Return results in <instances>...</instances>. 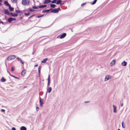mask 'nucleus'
Instances as JSON below:
<instances>
[{
  "instance_id": "bb28decb",
  "label": "nucleus",
  "mask_w": 130,
  "mask_h": 130,
  "mask_svg": "<svg viewBox=\"0 0 130 130\" xmlns=\"http://www.w3.org/2000/svg\"><path fill=\"white\" fill-rule=\"evenodd\" d=\"M97 0H94V1L92 3V5H94V4H95L96 3V2Z\"/></svg>"
},
{
  "instance_id": "39448f33",
  "label": "nucleus",
  "mask_w": 130,
  "mask_h": 130,
  "mask_svg": "<svg viewBox=\"0 0 130 130\" xmlns=\"http://www.w3.org/2000/svg\"><path fill=\"white\" fill-rule=\"evenodd\" d=\"M111 78V76L109 75H107L106 76L105 80L107 81Z\"/></svg>"
},
{
  "instance_id": "864d4df0",
  "label": "nucleus",
  "mask_w": 130,
  "mask_h": 130,
  "mask_svg": "<svg viewBox=\"0 0 130 130\" xmlns=\"http://www.w3.org/2000/svg\"><path fill=\"white\" fill-rule=\"evenodd\" d=\"M26 87H24V88H26Z\"/></svg>"
},
{
  "instance_id": "4468645a",
  "label": "nucleus",
  "mask_w": 130,
  "mask_h": 130,
  "mask_svg": "<svg viewBox=\"0 0 130 130\" xmlns=\"http://www.w3.org/2000/svg\"><path fill=\"white\" fill-rule=\"evenodd\" d=\"M47 6L46 5H43L41 6H39L38 7L39 8H44Z\"/></svg>"
},
{
  "instance_id": "f8f14e48",
  "label": "nucleus",
  "mask_w": 130,
  "mask_h": 130,
  "mask_svg": "<svg viewBox=\"0 0 130 130\" xmlns=\"http://www.w3.org/2000/svg\"><path fill=\"white\" fill-rule=\"evenodd\" d=\"M51 9H50L46 10H43L42 11V12L43 13H45L46 12L48 13L50 11V10H51Z\"/></svg>"
},
{
  "instance_id": "6e6552de",
  "label": "nucleus",
  "mask_w": 130,
  "mask_h": 130,
  "mask_svg": "<svg viewBox=\"0 0 130 130\" xmlns=\"http://www.w3.org/2000/svg\"><path fill=\"white\" fill-rule=\"evenodd\" d=\"M51 1L50 0H45L43 3L44 4H47L51 2Z\"/></svg>"
},
{
  "instance_id": "72a5a7b5",
  "label": "nucleus",
  "mask_w": 130,
  "mask_h": 130,
  "mask_svg": "<svg viewBox=\"0 0 130 130\" xmlns=\"http://www.w3.org/2000/svg\"><path fill=\"white\" fill-rule=\"evenodd\" d=\"M41 66H39V68H38V70H41Z\"/></svg>"
},
{
  "instance_id": "dca6fc26",
  "label": "nucleus",
  "mask_w": 130,
  "mask_h": 130,
  "mask_svg": "<svg viewBox=\"0 0 130 130\" xmlns=\"http://www.w3.org/2000/svg\"><path fill=\"white\" fill-rule=\"evenodd\" d=\"M122 65L123 66H125L127 65V62L125 61H123L122 63Z\"/></svg>"
},
{
  "instance_id": "09e8293b",
  "label": "nucleus",
  "mask_w": 130,
  "mask_h": 130,
  "mask_svg": "<svg viewBox=\"0 0 130 130\" xmlns=\"http://www.w3.org/2000/svg\"><path fill=\"white\" fill-rule=\"evenodd\" d=\"M123 122H122V125H123Z\"/></svg>"
},
{
  "instance_id": "5701e85b",
  "label": "nucleus",
  "mask_w": 130,
  "mask_h": 130,
  "mask_svg": "<svg viewBox=\"0 0 130 130\" xmlns=\"http://www.w3.org/2000/svg\"><path fill=\"white\" fill-rule=\"evenodd\" d=\"M9 9L10 11H12L13 10V9H14L13 8L11 7L10 6H10H9Z\"/></svg>"
},
{
  "instance_id": "9b49d317",
  "label": "nucleus",
  "mask_w": 130,
  "mask_h": 130,
  "mask_svg": "<svg viewBox=\"0 0 130 130\" xmlns=\"http://www.w3.org/2000/svg\"><path fill=\"white\" fill-rule=\"evenodd\" d=\"M26 70H24L21 73V75L22 76H24L26 73Z\"/></svg>"
},
{
  "instance_id": "7c9ffc66",
  "label": "nucleus",
  "mask_w": 130,
  "mask_h": 130,
  "mask_svg": "<svg viewBox=\"0 0 130 130\" xmlns=\"http://www.w3.org/2000/svg\"><path fill=\"white\" fill-rule=\"evenodd\" d=\"M29 12H28L27 13H24V15H28L29 14Z\"/></svg>"
},
{
  "instance_id": "c85d7f7f",
  "label": "nucleus",
  "mask_w": 130,
  "mask_h": 130,
  "mask_svg": "<svg viewBox=\"0 0 130 130\" xmlns=\"http://www.w3.org/2000/svg\"><path fill=\"white\" fill-rule=\"evenodd\" d=\"M29 11L30 12H34L35 10L32 9H30L29 10Z\"/></svg>"
},
{
  "instance_id": "aec40b11",
  "label": "nucleus",
  "mask_w": 130,
  "mask_h": 130,
  "mask_svg": "<svg viewBox=\"0 0 130 130\" xmlns=\"http://www.w3.org/2000/svg\"><path fill=\"white\" fill-rule=\"evenodd\" d=\"M113 112H116V107L114 105H113Z\"/></svg>"
},
{
  "instance_id": "603ef678",
  "label": "nucleus",
  "mask_w": 130,
  "mask_h": 130,
  "mask_svg": "<svg viewBox=\"0 0 130 130\" xmlns=\"http://www.w3.org/2000/svg\"><path fill=\"white\" fill-rule=\"evenodd\" d=\"M118 130H120V129H118Z\"/></svg>"
},
{
  "instance_id": "de8ad7c7",
  "label": "nucleus",
  "mask_w": 130,
  "mask_h": 130,
  "mask_svg": "<svg viewBox=\"0 0 130 130\" xmlns=\"http://www.w3.org/2000/svg\"><path fill=\"white\" fill-rule=\"evenodd\" d=\"M122 127H123V128H125V127H123V125H122Z\"/></svg>"
},
{
  "instance_id": "b1692460",
  "label": "nucleus",
  "mask_w": 130,
  "mask_h": 130,
  "mask_svg": "<svg viewBox=\"0 0 130 130\" xmlns=\"http://www.w3.org/2000/svg\"><path fill=\"white\" fill-rule=\"evenodd\" d=\"M5 13L6 14H9V11L8 10H5Z\"/></svg>"
},
{
  "instance_id": "9d476101",
  "label": "nucleus",
  "mask_w": 130,
  "mask_h": 130,
  "mask_svg": "<svg viewBox=\"0 0 130 130\" xmlns=\"http://www.w3.org/2000/svg\"><path fill=\"white\" fill-rule=\"evenodd\" d=\"M10 14L12 17H17L18 15V14H17L14 13H10Z\"/></svg>"
},
{
  "instance_id": "c9c22d12",
  "label": "nucleus",
  "mask_w": 130,
  "mask_h": 130,
  "mask_svg": "<svg viewBox=\"0 0 130 130\" xmlns=\"http://www.w3.org/2000/svg\"><path fill=\"white\" fill-rule=\"evenodd\" d=\"M86 3H83L81 5V6H83Z\"/></svg>"
},
{
  "instance_id": "f3484780",
  "label": "nucleus",
  "mask_w": 130,
  "mask_h": 130,
  "mask_svg": "<svg viewBox=\"0 0 130 130\" xmlns=\"http://www.w3.org/2000/svg\"><path fill=\"white\" fill-rule=\"evenodd\" d=\"M20 130H26V128L25 126H23L21 127Z\"/></svg>"
},
{
  "instance_id": "c756f323",
  "label": "nucleus",
  "mask_w": 130,
  "mask_h": 130,
  "mask_svg": "<svg viewBox=\"0 0 130 130\" xmlns=\"http://www.w3.org/2000/svg\"><path fill=\"white\" fill-rule=\"evenodd\" d=\"M15 12H16V13H21V12L20 11H19V10H16L15 11Z\"/></svg>"
},
{
  "instance_id": "423d86ee",
  "label": "nucleus",
  "mask_w": 130,
  "mask_h": 130,
  "mask_svg": "<svg viewBox=\"0 0 130 130\" xmlns=\"http://www.w3.org/2000/svg\"><path fill=\"white\" fill-rule=\"evenodd\" d=\"M115 63V60H113L110 63V66H111L114 65Z\"/></svg>"
},
{
  "instance_id": "cd10ccee",
  "label": "nucleus",
  "mask_w": 130,
  "mask_h": 130,
  "mask_svg": "<svg viewBox=\"0 0 130 130\" xmlns=\"http://www.w3.org/2000/svg\"><path fill=\"white\" fill-rule=\"evenodd\" d=\"M38 8V7H36V6H33L32 7V8L34 9H37Z\"/></svg>"
},
{
  "instance_id": "4c0bfd02",
  "label": "nucleus",
  "mask_w": 130,
  "mask_h": 130,
  "mask_svg": "<svg viewBox=\"0 0 130 130\" xmlns=\"http://www.w3.org/2000/svg\"><path fill=\"white\" fill-rule=\"evenodd\" d=\"M36 109L37 111L39 109V108L38 107H37H37L36 108Z\"/></svg>"
},
{
  "instance_id": "37998d69",
  "label": "nucleus",
  "mask_w": 130,
  "mask_h": 130,
  "mask_svg": "<svg viewBox=\"0 0 130 130\" xmlns=\"http://www.w3.org/2000/svg\"><path fill=\"white\" fill-rule=\"evenodd\" d=\"M38 66V64H36L35 65L34 67H37Z\"/></svg>"
},
{
  "instance_id": "3c124183",
  "label": "nucleus",
  "mask_w": 130,
  "mask_h": 130,
  "mask_svg": "<svg viewBox=\"0 0 130 130\" xmlns=\"http://www.w3.org/2000/svg\"><path fill=\"white\" fill-rule=\"evenodd\" d=\"M88 102H85V103H87Z\"/></svg>"
},
{
  "instance_id": "0eeeda50",
  "label": "nucleus",
  "mask_w": 130,
  "mask_h": 130,
  "mask_svg": "<svg viewBox=\"0 0 130 130\" xmlns=\"http://www.w3.org/2000/svg\"><path fill=\"white\" fill-rule=\"evenodd\" d=\"M66 33H64L63 34H62V35H61V36L60 37V39L63 38H64V37H65L66 36Z\"/></svg>"
},
{
  "instance_id": "4be33fe9",
  "label": "nucleus",
  "mask_w": 130,
  "mask_h": 130,
  "mask_svg": "<svg viewBox=\"0 0 130 130\" xmlns=\"http://www.w3.org/2000/svg\"><path fill=\"white\" fill-rule=\"evenodd\" d=\"M62 1L61 0H59L58 1H57V2H56V4L57 5H58L60 4L61 2Z\"/></svg>"
},
{
  "instance_id": "79ce46f5",
  "label": "nucleus",
  "mask_w": 130,
  "mask_h": 130,
  "mask_svg": "<svg viewBox=\"0 0 130 130\" xmlns=\"http://www.w3.org/2000/svg\"><path fill=\"white\" fill-rule=\"evenodd\" d=\"M34 15H31V16H30V17H29V18H30L32 17L33 16H34Z\"/></svg>"
},
{
  "instance_id": "f704fd0d",
  "label": "nucleus",
  "mask_w": 130,
  "mask_h": 130,
  "mask_svg": "<svg viewBox=\"0 0 130 130\" xmlns=\"http://www.w3.org/2000/svg\"><path fill=\"white\" fill-rule=\"evenodd\" d=\"M20 61V62L23 64H24V62H23L22 61V60H21Z\"/></svg>"
},
{
  "instance_id": "8fccbe9b",
  "label": "nucleus",
  "mask_w": 130,
  "mask_h": 130,
  "mask_svg": "<svg viewBox=\"0 0 130 130\" xmlns=\"http://www.w3.org/2000/svg\"><path fill=\"white\" fill-rule=\"evenodd\" d=\"M2 0H0V2H2Z\"/></svg>"
},
{
  "instance_id": "49530a36",
  "label": "nucleus",
  "mask_w": 130,
  "mask_h": 130,
  "mask_svg": "<svg viewBox=\"0 0 130 130\" xmlns=\"http://www.w3.org/2000/svg\"><path fill=\"white\" fill-rule=\"evenodd\" d=\"M2 5V4L1 3H0V6H1Z\"/></svg>"
},
{
  "instance_id": "f257e3e1",
  "label": "nucleus",
  "mask_w": 130,
  "mask_h": 130,
  "mask_svg": "<svg viewBox=\"0 0 130 130\" xmlns=\"http://www.w3.org/2000/svg\"><path fill=\"white\" fill-rule=\"evenodd\" d=\"M29 2V0H22V4L24 6L28 5Z\"/></svg>"
},
{
  "instance_id": "a18cd8bd",
  "label": "nucleus",
  "mask_w": 130,
  "mask_h": 130,
  "mask_svg": "<svg viewBox=\"0 0 130 130\" xmlns=\"http://www.w3.org/2000/svg\"><path fill=\"white\" fill-rule=\"evenodd\" d=\"M123 106V104L122 103L121 104V107H122Z\"/></svg>"
},
{
  "instance_id": "5fc2aeb1",
  "label": "nucleus",
  "mask_w": 130,
  "mask_h": 130,
  "mask_svg": "<svg viewBox=\"0 0 130 130\" xmlns=\"http://www.w3.org/2000/svg\"><path fill=\"white\" fill-rule=\"evenodd\" d=\"M62 4H61V5H62Z\"/></svg>"
},
{
  "instance_id": "412c9836",
  "label": "nucleus",
  "mask_w": 130,
  "mask_h": 130,
  "mask_svg": "<svg viewBox=\"0 0 130 130\" xmlns=\"http://www.w3.org/2000/svg\"><path fill=\"white\" fill-rule=\"evenodd\" d=\"M47 58H46L43 59L42 61L41 62L44 63L46 62V61L47 60Z\"/></svg>"
},
{
  "instance_id": "a878e982",
  "label": "nucleus",
  "mask_w": 130,
  "mask_h": 130,
  "mask_svg": "<svg viewBox=\"0 0 130 130\" xmlns=\"http://www.w3.org/2000/svg\"><path fill=\"white\" fill-rule=\"evenodd\" d=\"M11 1L13 3H15L17 2V0H11Z\"/></svg>"
},
{
  "instance_id": "20e7f679",
  "label": "nucleus",
  "mask_w": 130,
  "mask_h": 130,
  "mask_svg": "<svg viewBox=\"0 0 130 130\" xmlns=\"http://www.w3.org/2000/svg\"><path fill=\"white\" fill-rule=\"evenodd\" d=\"M16 20L15 18H10L8 19V22L9 23H10L13 21H15Z\"/></svg>"
},
{
  "instance_id": "2f4dec72",
  "label": "nucleus",
  "mask_w": 130,
  "mask_h": 130,
  "mask_svg": "<svg viewBox=\"0 0 130 130\" xmlns=\"http://www.w3.org/2000/svg\"><path fill=\"white\" fill-rule=\"evenodd\" d=\"M56 1V0H53L52 1V2L53 3H55Z\"/></svg>"
},
{
  "instance_id": "f03ea898",
  "label": "nucleus",
  "mask_w": 130,
  "mask_h": 130,
  "mask_svg": "<svg viewBox=\"0 0 130 130\" xmlns=\"http://www.w3.org/2000/svg\"><path fill=\"white\" fill-rule=\"evenodd\" d=\"M60 9L59 8H58L56 9H53L51 11V12L56 13L58 12L59 10H60Z\"/></svg>"
},
{
  "instance_id": "7ed1b4c3",
  "label": "nucleus",
  "mask_w": 130,
  "mask_h": 130,
  "mask_svg": "<svg viewBox=\"0 0 130 130\" xmlns=\"http://www.w3.org/2000/svg\"><path fill=\"white\" fill-rule=\"evenodd\" d=\"M15 58V55H11L8 56V60H10L14 59Z\"/></svg>"
},
{
  "instance_id": "2eb2a0df",
  "label": "nucleus",
  "mask_w": 130,
  "mask_h": 130,
  "mask_svg": "<svg viewBox=\"0 0 130 130\" xmlns=\"http://www.w3.org/2000/svg\"><path fill=\"white\" fill-rule=\"evenodd\" d=\"M52 90V88L51 87H49L47 89V91L48 93H50L51 92Z\"/></svg>"
},
{
  "instance_id": "ddd939ff",
  "label": "nucleus",
  "mask_w": 130,
  "mask_h": 130,
  "mask_svg": "<svg viewBox=\"0 0 130 130\" xmlns=\"http://www.w3.org/2000/svg\"><path fill=\"white\" fill-rule=\"evenodd\" d=\"M48 87L50 85V75H49L48 78Z\"/></svg>"
},
{
  "instance_id": "a211bd4d",
  "label": "nucleus",
  "mask_w": 130,
  "mask_h": 130,
  "mask_svg": "<svg viewBox=\"0 0 130 130\" xmlns=\"http://www.w3.org/2000/svg\"><path fill=\"white\" fill-rule=\"evenodd\" d=\"M5 4L7 6H9L10 5V4L8 3L7 1H5L4 2Z\"/></svg>"
},
{
  "instance_id": "6ab92c4d",
  "label": "nucleus",
  "mask_w": 130,
  "mask_h": 130,
  "mask_svg": "<svg viewBox=\"0 0 130 130\" xmlns=\"http://www.w3.org/2000/svg\"><path fill=\"white\" fill-rule=\"evenodd\" d=\"M6 79L3 77L1 79V81L2 82H5L6 81Z\"/></svg>"
},
{
  "instance_id": "58836bf2",
  "label": "nucleus",
  "mask_w": 130,
  "mask_h": 130,
  "mask_svg": "<svg viewBox=\"0 0 130 130\" xmlns=\"http://www.w3.org/2000/svg\"><path fill=\"white\" fill-rule=\"evenodd\" d=\"M12 130H16V129L14 127H12Z\"/></svg>"
},
{
  "instance_id": "ea45409f",
  "label": "nucleus",
  "mask_w": 130,
  "mask_h": 130,
  "mask_svg": "<svg viewBox=\"0 0 130 130\" xmlns=\"http://www.w3.org/2000/svg\"><path fill=\"white\" fill-rule=\"evenodd\" d=\"M17 59L20 61L21 60V59L19 57H17Z\"/></svg>"
},
{
  "instance_id": "393cba45",
  "label": "nucleus",
  "mask_w": 130,
  "mask_h": 130,
  "mask_svg": "<svg viewBox=\"0 0 130 130\" xmlns=\"http://www.w3.org/2000/svg\"><path fill=\"white\" fill-rule=\"evenodd\" d=\"M56 6V5H55L53 4H51L50 5V7L53 8H55Z\"/></svg>"
},
{
  "instance_id": "e433bc0d",
  "label": "nucleus",
  "mask_w": 130,
  "mask_h": 130,
  "mask_svg": "<svg viewBox=\"0 0 130 130\" xmlns=\"http://www.w3.org/2000/svg\"><path fill=\"white\" fill-rule=\"evenodd\" d=\"M11 70L12 71H14V69L13 68V67H12L11 68Z\"/></svg>"
},
{
  "instance_id": "a19ab883",
  "label": "nucleus",
  "mask_w": 130,
  "mask_h": 130,
  "mask_svg": "<svg viewBox=\"0 0 130 130\" xmlns=\"http://www.w3.org/2000/svg\"><path fill=\"white\" fill-rule=\"evenodd\" d=\"M5 111V110L4 109H1V111L3 112H4Z\"/></svg>"
},
{
  "instance_id": "c03bdc74",
  "label": "nucleus",
  "mask_w": 130,
  "mask_h": 130,
  "mask_svg": "<svg viewBox=\"0 0 130 130\" xmlns=\"http://www.w3.org/2000/svg\"><path fill=\"white\" fill-rule=\"evenodd\" d=\"M40 71H41V70H40V71H39V70H38L39 73V74H40Z\"/></svg>"
},
{
  "instance_id": "1a4fd4ad",
  "label": "nucleus",
  "mask_w": 130,
  "mask_h": 130,
  "mask_svg": "<svg viewBox=\"0 0 130 130\" xmlns=\"http://www.w3.org/2000/svg\"><path fill=\"white\" fill-rule=\"evenodd\" d=\"M40 105L42 107L43 104V102L42 100L40 98Z\"/></svg>"
},
{
  "instance_id": "473e14b6",
  "label": "nucleus",
  "mask_w": 130,
  "mask_h": 130,
  "mask_svg": "<svg viewBox=\"0 0 130 130\" xmlns=\"http://www.w3.org/2000/svg\"><path fill=\"white\" fill-rule=\"evenodd\" d=\"M44 16V15H40V16H38L37 17V18H40Z\"/></svg>"
}]
</instances>
